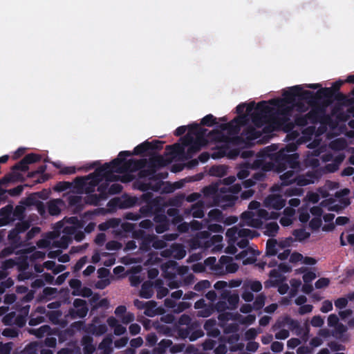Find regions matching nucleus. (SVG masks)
I'll use <instances>...</instances> for the list:
<instances>
[{"label": "nucleus", "instance_id": "1", "mask_svg": "<svg viewBox=\"0 0 354 354\" xmlns=\"http://www.w3.org/2000/svg\"><path fill=\"white\" fill-rule=\"evenodd\" d=\"M131 156H132L131 151H122L119 153L118 158L95 169L94 172L88 174V179H91V181L88 183V185L86 188V191L87 192H93L95 187L102 181L104 178L106 180H112L113 172L122 174L129 171H136L140 170L141 171L143 169H146L145 167L147 165V159L126 160L127 157Z\"/></svg>", "mask_w": 354, "mask_h": 354}, {"label": "nucleus", "instance_id": "2", "mask_svg": "<svg viewBox=\"0 0 354 354\" xmlns=\"http://www.w3.org/2000/svg\"><path fill=\"white\" fill-rule=\"evenodd\" d=\"M269 103L274 106L275 117L288 120L294 110L304 113L310 106L316 107L317 97L309 90H284L282 98H273Z\"/></svg>", "mask_w": 354, "mask_h": 354}, {"label": "nucleus", "instance_id": "3", "mask_svg": "<svg viewBox=\"0 0 354 354\" xmlns=\"http://www.w3.org/2000/svg\"><path fill=\"white\" fill-rule=\"evenodd\" d=\"M206 131L196 123L188 126V133L180 138L183 145L188 147L185 160L192 158L195 153L201 150L202 140H203V136Z\"/></svg>", "mask_w": 354, "mask_h": 354}, {"label": "nucleus", "instance_id": "4", "mask_svg": "<svg viewBox=\"0 0 354 354\" xmlns=\"http://www.w3.org/2000/svg\"><path fill=\"white\" fill-rule=\"evenodd\" d=\"M169 162L162 156H153L147 161V169L140 171L142 177H149L151 179H162L167 177V173L156 174V169L158 167L166 166Z\"/></svg>", "mask_w": 354, "mask_h": 354}, {"label": "nucleus", "instance_id": "5", "mask_svg": "<svg viewBox=\"0 0 354 354\" xmlns=\"http://www.w3.org/2000/svg\"><path fill=\"white\" fill-rule=\"evenodd\" d=\"M140 200V204L145 203L140 208V213L145 217H151L164 207L160 200L154 198L153 194L151 192L142 194Z\"/></svg>", "mask_w": 354, "mask_h": 354}, {"label": "nucleus", "instance_id": "6", "mask_svg": "<svg viewBox=\"0 0 354 354\" xmlns=\"http://www.w3.org/2000/svg\"><path fill=\"white\" fill-rule=\"evenodd\" d=\"M274 160L279 172L287 168L295 169L299 167V154L297 153H286V151H279L274 154Z\"/></svg>", "mask_w": 354, "mask_h": 354}, {"label": "nucleus", "instance_id": "7", "mask_svg": "<svg viewBox=\"0 0 354 354\" xmlns=\"http://www.w3.org/2000/svg\"><path fill=\"white\" fill-rule=\"evenodd\" d=\"M344 84L354 85V73L348 75L346 79H339L333 82L329 81L317 84H304L291 86H287L285 88H341ZM354 88V87L353 88Z\"/></svg>", "mask_w": 354, "mask_h": 354}, {"label": "nucleus", "instance_id": "8", "mask_svg": "<svg viewBox=\"0 0 354 354\" xmlns=\"http://www.w3.org/2000/svg\"><path fill=\"white\" fill-rule=\"evenodd\" d=\"M88 175L84 178V177H77L75 179V182L77 185V186L82 189H84L85 192L87 193L86 191V188L88 185V183L91 181V179H88ZM95 191V189L93 192H88V194L85 197V203L88 205H97L100 201V196L96 194H91Z\"/></svg>", "mask_w": 354, "mask_h": 354}, {"label": "nucleus", "instance_id": "9", "mask_svg": "<svg viewBox=\"0 0 354 354\" xmlns=\"http://www.w3.org/2000/svg\"><path fill=\"white\" fill-rule=\"evenodd\" d=\"M73 304L74 308L77 309L70 308L68 310V315L72 319L84 318L87 315L88 308L85 300L75 299Z\"/></svg>", "mask_w": 354, "mask_h": 354}, {"label": "nucleus", "instance_id": "10", "mask_svg": "<svg viewBox=\"0 0 354 354\" xmlns=\"http://www.w3.org/2000/svg\"><path fill=\"white\" fill-rule=\"evenodd\" d=\"M153 222L156 223L155 230L158 234H162L167 231L169 228L170 221L165 215V208L163 207L160 212L154 214Z\"/></svg>", "mask_w": 354, "mask_h": 354}, {"label": "nucleus", "instance_id": "11", "mask_svg": "<svg viewBox=\"0 0 354 354\" xmlns=\"http://www.w3.org/2000/svg\"><path fill=\"white\" fill-rule=\"evenodd\" d=\"M245 123V116L239 115L227 123L220 124L218 127L221 131H228L229 132L237 133L239 131V126Z\"/></svg>", "mask_w": 354, "mask_h": 354}, {"label": "nucleus", "instance_id": "12", "mask_svg": "<svg viewBox=\"0 0 354 354\" xmlns=\"http://www.w3.org/2000/svg\"><path fill=\"white\" fill-rule=\"evenodd\" d=\"M255 109L262 113V115L268 119L275 118L274 106L270 104L269 102L261 101L259 102L256 105Z\"/></svg>", "mask_w": 354, "mask_h": 354}, {"label": "nucleus", "instance_id": "13", "mask_svg": "<svg viewBox=\"0 0 354 354\" xmlns=\"http://www.w3.org/2000/svg\"><path fill=\"white\" fill-rule=\"evenodd\" d=\"M262 164H263V162L260 160H254V162L253 163L254 167H258V168L261 167L263 170V171H256L252 174V178L256 181V183L257 181L264 180L266 178V174L264 173V171H269L271 169L270 163L263 164V165L261 166Z\"/></svg>", "mask_w": 354, "mask_h": 354}, {"label": "nucleus", "instance_id": "14", "mask_svg": "<svg viewBox=\"0 0 354 354\" xmlns=\"http://www.w3.org/2000/svg\"><path fill=\"white\" fill-rule=\"evenodd\" d=\"M250 231L245 230L238 229L236 227H233L227 230L225 235L229 239V241L233 243H236L238 238H242V236L248 235Z\"/></svg>", "mask_w": 354, "mask_h": 354}, {"label": "nucleus", "instance_id": "15", "mask_svg": "<svg viewBox=\"0 0 354 354\" xmlns=\"http://www.w3.org/2000/svg\"><path fill=\"white\" fill-rule=\"evenodd\" d=\"M221 297L226 299L230 305V309L233 310L237 307L239 301V297L236 293H231L229 290H223L221 293Z\"/></svg>", "mask_w": 354, "mask_h": 354}, {"label": "nucleus", "instance_id": "16", "mask_svg": "<svg viewBox=\"0 0 354 354\" xmlns=\"http://www.w3.org/2000/svg\"><path fill=\"white\" fill-rule=\"evenodd\" d=\"M93 338L91 335H85L81 339L84 354H93L95 351V346L93 344Z\"/></svg>", "mask_w": 354, "mask_h": 354}, {"label": "nucleus", "instance_id": "17", "mask_svg": "<svg viewBox=\"0 0 354 354\" xmlns=\"http://www.w3.org/2000/svg\"><path fill=\"white\" fill-rule=\"evenodd\" d=\"M185 146L183 144L175 143L171 145L166 146V150L169 154L173 156H180L185 159L186 152L185 151Z\"/></svg>", "mask_w": 354, "mask_h": 354}, {"label": "nucleus", "instance_id": "18", "mask_svg": "<svg viewBox=\"0 0 354 354\" xmlns=\"http://www.w3.org/2000/svg\"><path fill=\"white\" fill-rule=\"evenodd\" d=\"M28 227L25 226L22 228L20 227V225H17L16 228L10 231L8 234V240L11 242L12 244L19 245L21 243V238L19 236V232L22 231H25Z\"/></svg>", "mask_w": 354, "mask_h": 354}, {"label": "nucleus", "instance_id": "19", "mask_svg": "<svg viewBox=\"0 0 354 354\" xmlns=\"http://www.w3.org/2000/svg\"><path fill=\"white\" fill-rule=\"evenodd\" d=\"M63 201L60 198L50 200L48 203V212L51 216H57L61 212L60 205H62Z\"/></svg>", "mask_w": 354, "mask_h": 354}, {"label": "nucleus", "instance_id": "20", "mask_svg": "<svg viewBox=\"0 0 354 354\" xmlns=\"http://www.w3.org/2000/svg\"><path fill=\"white\" fill-rule=\"evenodd\" d=\"M139 295L145 299L151 298L153 295V283L150 281H145L142 284Z\"/></svg>", "mask_w": 354, "mask_h": 354}, {"label": "nucleus", "instance_id": "21", "mask_svg": "<svg viewBox=\"0 0 354 354\" xmlns=\"http://www.w3.org/2000/svg\"><path fill=\"white\" fill-rule=\"evenodd\" d=\"M266 203L277 210L282 209L286 205V201L281 196H270L268 198Z\"/></svg>", "mask_w": 354, "mask_h": 354}, {"label": "nucleus", "instance_id": "22", "mask_svg": "<svg viewBox=\"0 0 354 354\" xmlns=\"http://www.w3.org/2000/svg\"><path fill=\"white\" fill-rule=\"evenodd\" d=\"M190 213L194 218H202L204 216V204L198 201L192 205Z\"/></svg>", "mask_w": 354, "mask_h": 354}, {"label": "nucleus", "instance_id": "23", "mask_svg": "<svg viewBox=\"0 0 354 354\" xmlns=\"http://www.w3.org/2000/svg\"><path fill=\"white\" fill-rule=\"evenodd\" d=\"M51 331V328L48 325H43L39 328H30L28 330V333L31 335H34L37 338H41L45 335H49Z\"/></svg>", "mask_w": 354, "mask_h": 354}, {"label": "nucleus", "instance_id": "24", "mask_svg": "<svg viewBox=\"0 0 354 354\" xmlns=\"http://www.w3.org/2000/svg\"><path fill=\"white\" fill-rule=\"evenodd\" d=\"M251 120L256 127H261L266 123L268 118L254 109L251 113Z\"/></svg>", "mask_w": 354, "mask_h": 354}, {"label": "nucleus", "instance_id": "25", "mask_svg": "<svg viewBox=\"0 0 354 354\" xmlns=\"http://www.w3.org/2000/svg\"><path fill=\"white\" fill-rule=\"evenodd\" d=\"M196 326L197 327L196 321H194L190 326H186L185 328L179 327L177 330V334L182 339H189L190 333Z\"/></svg>", "mask_w": 354, "mask_h": 354}, {"label": "nucleus", "instance_id": "26", "mask_svg": "<svg viewBox=\"0 0 354 354\" xmlns=\"http://www.w3.org/2000/svg\"><path fill=\"white\" fill-rule=\"evenodd\" d=\"M46 170V165H40L35 171L37 172V175L39 174V176L33 180L32 185H35L36 184L39 183H43L48 180V176L46 174H44L45 171Z\"/></svg>", "mask_w": 354, "mask_h": 354}, {"label": "nucleus", "instance_id": "27", "mask_svg": "<svg viewBox=\"0 0 354 354\" xmlns=\"http://www.w3.org/2000/svg\"><path fill=\"white\" fill-rule=\"evenodd\" d=\"M172 345V341L171 339H162L158 344V346L153 349L154 354H164L167 348H169Z\"/></svg>", "mask_w": 354, "mask_h": 354}, {"label": "nucleus", "instance_id": "28", "mask_svg": "<svg viewBox=\"0 0 354 354\" xmlns=\"http://www.w3.org/2000/svg\"><path fill=\"white\" fill-rule=\"evenodd\" d=\"M140 200L136 197H127L120 201L119 207L120 208H129L135 206L137 204L140 205Z\"/></svg>", "mask_w": 354, "mask_h": 354}, {"label": "nucleus", "instance_id": "29", "mask_svg": "<svg viewBox=\"0 0 354 354\" xmlns=\"http://www.w3.org/2000/svg\"><path fill=\"white\" fill-rule=\"evenodd\" d=\"M113 342V339L111 337H106L103 339V340L100 343L98 346V348L104 351V354H111L112 352L111 344Z\"/></svg>", "mask_w": 354, "mask_h": 354}, {"label": "nucleus", "instance_id": "30", "mask_svg": "<svg viewBox=\"0 0 354 354\" xmlns=\"http://www.w3.org/2000/svg\"><path fill=\"white\" fill-rule=\"evenodd\" d=\"M227 171V168L225 165H215L209 169V174L213 176L223 177L226 175Z\"/></svg>", "mask_w": 354, "mask_h": 354}, {"label": "nucleus", "instance_id": "31", "mask_svg": "<svg viewBox=\"0 0 354 354\" xmlns=\"http://www.w3.org/2000/svg\"><path fill=\"white\" fill-rule=\"evenodd\" d=\"M167 214L171 217V223L174 225H177L183 221V218L180 214V212L177 208H169L167 210Z\"/></svg>", "mask_w": 354, "mask_h": 354}, {"label": "nucleus", "instance_id": "32", "mask_svg": "<svg viewBox=\"0 0 354 354\" xmlns=\"http://www.w3.org/2000/svg\"><path fill=\"white\" fill-rule=\"evenodd\" d=\"M288 325L291 330H301L300 324L297 320L292 319L289 316H286L283 319L281 324H279V327L284 325Z\"/></svg>", "mask_w": 354, "mask_h": 354}, {"label": "nucleus", "instance_id": "33", "mask_svg": "<svg viewBox=\"0 0 354 354\" xmlns=\"http://www.w3.org/2000/svg\"><path fill=\"white\" fill-rule=\"evenodd\" d=\"M295 171L291 169L283 173L280 178L283 185H289L295 181Z\"/></svg>", "mask_w": 354, "mask_h": 354}, {"label": "nucleus", "instance_id": "34", "mask_svg": "<svg viewBox=\"0 0 354 354\" xmlns=\"http://www.w3.org/2000/svg\"><path fill=\"white\" fill-rule=\"evenodd\" d=\"M277 245L276 239H270L267 241L266 252L267 256H274L277 254Z\"/></svg>", "mask_w": 354, "mask_h": 354}, {"label": "nucleus", "instance_id": "35", "mask_svg": "<svg viewBox=\"0 0 354 354\" xmlns=\"http://www.w3.org/2000/svg\"><path fill=\"white\" fill-rule=\"evenodd\" d=\"M317 97H318L317 96H316ZM319 106V98H317V105L316 107L315 108H313L312 107V111L310 112H309L307 115H299V116H297L295 118V124L298 126H301V127H304L306 126L307 124H308V119L309 118V116L312 114V112L314 109H318Z\"/></svg>", "mask_w": 354, "mask_h": 354}, {"label": "nucleus", "instance_id": "36", "mask_svg": "<svg viewBox=\"0 0 354 354\" xmlns=\"http://www.w3.org/2000/svg\"><path fill=\"white\" fill-rule=\"evenodd\" d=\"M151 145V143H149V141L146 140L143 142L142 143L137 145L134 149L133 151L131 152L132 155H142L145 152L150 151L149 147Z\"/></svg>", "mask_w": 354, "mask_h": 354}, {"label": "nucleus", "instance_id": "37", "mask_svg": "<svg viewBox=\"0 0 354 354\" xmlns=\"http://www.w3.org/2000/svg\"><path fill=\"white\" fill-rule=\"evenodd\" d=\"M265 234L268 236H274L277 233L279 227L276 222H270L265 226Z\"/></svg>", "mask_w": 354, "mask_h": 354}, {"label": "nucleus", "instance_id": "38", "mask_svg": "<svg viewBox=\"0 0 354 354\" xmlns=\"http://www.w3.org/2000/svg\"><path fill=\"white\" fill-rule=\"evenodd\" d=\"M196 325L194 329H193L190 333L189 341L194 342L198 339V338L203 337L204 335V332L201 329V324L198 322L196 321Z\"/></svg>", "mask_w": 354, "mask_h": 354}, {"label": "nucleus", "instance_id": "39", "mask_svg": "<svg viewBox=\"0 0 354 354\" xmlns=\"http://www.w3.org/2000/svg\"><path fill=\"white\" fill-rule=\"evenodd\" d=\"M292 235L295 237V239L299 241H302L310 237V234L305 230V229L300 228L294 230Z\"/></svg>", "mask_w": 354, "mask_h": 354}, {"label": "nucleus", "instance_id": "40", "mask_svg": "<svg viewBox=\"0 0 354 354\" xmlns=\"http://www.w3.org/2000/svg\"><path fill=\"white\" fill-rule=\"evenodd\" d=\"M33 186L32 184H24V185H18L12 189H6L7 194H8L10 196L15 197L21 195V194L23 192L24 189L25 187H32Z\"/></svg>", "mask_w": 354, "mask_h": 354}, {"label": "nucleus", "instance_id": "41", "mask_svg": "<svg viewBox=\"0 0 354 354\" xmlns=\"http://www.w3.org/2000/svg\"><path fill=\"white\" fill-rule=\"evenodd\" d=\"M23 163H26V165H30L32 163H35L39 162L41 159V156L39 154L30 153L26 155L24 158Z\"/></svg>", "mask_w": 354, "mask_h": 354}, {"label": "nucleus", "instance_id": "42", "mask_svg": "<svg viewBox=\"0 0 354 354\" xmlns=\"http://www.w3.org/2000/svg\"><path fill=\"white\" fill-rule=\"evenodd\" d=\"M346 146V141L342 138L334 140L330 143V147L333 150H343L345 149Z\"/></svg>", "mask_w": 354, "mask_h": 354}, {"label": "nucleus", "instance_id": "43", "mask_svg": "<svg viewBox=\"0 0 354 354\" xmlns=\"http://www.w3.org/2000/svg\"><path fill=\"white\" fill-rule=\"evenodd\" d=\"M352 91V97H347L344 95H342V98L344 99V104L349 108L348 109V112L354 117V90H351Z\"/></svg>", "mask_w": 354, "mask_h": 354}, {"label": "nucleus", "instance_id": "44", "mask_svg": "<svg viewBox=\"0 0 354 354\" xmlns=\"http://www.w3.org/2000/svg\"><path fill=\"white\" fill-rule=\"evenodd\" d=\"M13 211V207L11 205H7L0 209V215L3 217V220H10Z\"/></svg>", "mask_w": 354, "mask_h": 354}, {"label": "nucleus", "instance_id": "45", "mask_svg": "<svg viewBox=\"0 0 354 354\" xmlns=\"http://www.w3.org/2000/svg\"><path fill=\"white\" fill-rule=\"evenodd\" d=\"M217 124L216 118L212 114H208L202 118L201 124L203 126L212 127Z\"/></svg>", "mask_w": 354, "mask_h": 354}, {"label": "nucleus", "instance_id": "46", "mask_svg": "<svg viewBox=\"0 0 354 354\" xmlns=\"http://www.w3.org/2000/svg\"><path fill=\"white\" fill-rule=\"evenodd\" d=\"M93 291L90 288L83 287L80 290H73V296H82L83 297H89L92 295Z\"/></svg>", "mask_w": 354, "mask_h": 354}, {"label": "nucleus", "instance_id": "47", "mask_svg": "<svg viewBox=\"0 0 354 354\" xmlns=\"http://www.w3.org/2000/svg\"><path fill=\"white\" fill-rule=\"evenodd\" d=\"M106 331L107 326L104 324L98 326L92 325L91 328V332L95 335H102L106 333Z\"/></svg>", "mask_w": 354, "mask_h": 354}, {"label": "nucleus", "instance_id": "48", "mask_svg": "<svg viewBox=\"0 0 354 354\" xmlns=\"http://www.w3.org/2000/svg\"><path fill=\"white\" fill-rule=\"evenodd\" d=\"M265 300L266 297L263 295H259L253 302V308L257 310L261 309L265 304Z\"/></svg>", "mask_w": 354, "mask_h": 354}, {"label": "nucleus", "instance_id": "49", "mask_svg": "<svg viewBox=\"0 0 354 354\" xmlns=\"http://www.w3.org/2000/svg\"><path fill=\"white\" fill-rule=\"evenodd\" d=\"M72 239L67 235H63L59 241H57V246L63 249L68 248V245L71 243Z\"/></svg>", "mask_w": 354, "mask_h": 354}, {"label": "nucleus", "instance_id": "50", "mask_svg": "<svg viewBox=\"0 0 354 354\" xmlns=\"http://www.w3.org/2000/svg\"><path fill=\"white\" fill-rule=\"evenodd\" d=\"M214 310L212 305L205 306V308L198 311L197 315L201 317H208L213 313Z\"/></svg>", "mask_w": 354, "mask_h": 354}, {"label": "nucleus", "instance_id": "51", "mask_svg": "<svg viewBox=\"0 0 354 354\" xmlns=\"http://www.w3.org/2000/svg\"><path fill=\"white\" fill-rule=\"evenodd\" d=\"M148 302H151L153 303V304L151 305H148L147 304V306H145V315L148 316V317H153L155 315H156V307L157 306V303L155 301H149Z\"/></svg>", "mask_w": 354, "mask_h": 354}, {"label": "nucleus", "instance_id": "52", "mask_svg": "<svg viewBox=\"0 0 354 354\" xmlns=\"http://www.w3.org/2000/svg\"><path fill=\"white\" fill-rule=\"evenodd\" d=\"M186 254L185 250L180 245L174 246V254L173 257L177 259H182Z\"/></svg>", "mask_w": 354, "mask_h": 354}, {"label": "nucleus", "instance_id": "53", "mask_svg": "<svg viewBox=\"0 0 354 354\" xmlns=\"http://www.w3.org/2000/svg\"><path fill=\"white\" fill-rule=\"evenodd\" d=\"M211 283L208 280H202L194 285V289L196 291L201 292L210 287Z\"/></svg>", "mask_w": 354, "mask_h": 354}, {"label": "nucleus", "instance_id": "54", "mask_svg": "<svg viewBox=\"0 0 354 354\" xmlns=\"http://www.w3.org/2000/svg\"><path fill=\"white\" fill-rule=\"evenodd\" d=\"M23 354H38L37 344L35 342H31L26 345L22 351Z\"/></svg>", "mask_w": 354, "mask_h": 354}, {"label": "nucleus", "instance_id": "55", "mask_svg": "<svg viewBox=\"0 0 354 354\" xmlns=\"http://www.w3.org/2000/svg\"><path fill=\"white\" fill-rule=\"evenodd\" d=\"M192 304L187 301H180L176 304V307L174 309V312L180 313L191 307Z\"/></svg>", "mask_w": 354, "mask_h": 354}, {"label": "nucleus", "instance_id": "56", "mask_svg": "<svg viewBox=\"0 0 354 354\" xmlns=\"http://www.w3.org/2000/svg\"><path fill=\"white\" fill-rule=\"evenodd\" d=\"M13 343L12 342H7V343H0V354H10L11 351L12 349Z\"/></svg>", "mask_w": 354, "mask_h": 354}, {"label": "nucleus", "instance_id": "57", "mask_svg": "<svg viewBox=\"0 0 354 354\" xmlns=\"http://www.w3.org/2000/svg\"><path fill=\"white\" fill-rule=\"evenodd\" d=\"M184 200V196L177 195L169 200V204L171 206L180 207Z\"/></svg>", "mask_w": 354, "mask_h": 354}, {"label": "nucleus", "instance_id": "58", "mask_svg": "<svg viewBox=\"0 0 354 354\" xmlns=\"http://www.w3.org/2000/svg\"><path fill=\"white\" fill-rule=\"evenodd\" d=\"M208 216L212 220L220 221L222 218L223 213L218 209H213L209 212Z\"/></svg>", "mask_w": 354, "mask_h": 354}, {"label": "nucleus", "instance_id": "59", "mask_svg": "<svg viewBox=\"0 0 354 354\" xmlns=\"http://www.w3.org/2000/svg\"><path fill=\"white\" fill-rule=\"evenodd\" d=\"M232 261V258L228 256L223 255L218 260V263L215 266V270L221 268L224 266H227L229 263Z\"/></svg>", "mask_w": 354, "mask_h": 354}, {"label": "nucleus", "instance_id": "60", "mask_svg": "<svg viewBox=\"0 0 354 354\" xmlns=\"http://www.w3.org/2000/svg\"><path fill=\"white\" fill-rule=\"evenodd\" d=\"M322 221L321 218L319 217H315L313 218L310 222H309V227L313 230H318L321 225H322Z\"/></svg>", "mask_w": 354, "mask_h": 354}, {"label": "nucleus", "instance_id": "61", "mask_svg": "<svg viewBox=\"0 0 354 354\" xmlns=\"http://www.w3.org/2000/svg\"><path fill=\"white\" fill-rule=\"evenodd\" d=\"M24 158H22L19 162L16 163L12 167V170L15 171H26L28 170L29 167L28 165H26V163H23Z\"/></svg>", "mask_w": 354, "mask_h": 354}, {"label": "nucleus", "instance_id": "62", "mask_svg": "<svg viewBox=\"0 0 354 354\" xmlns=\"http://www.w3.org/2000/svg\"><path fill=\"white\" fill-rule=\"evenodd\" d=\"M68 204L71 206H80L82 205V197L77 195L70 196L68 197Z\"/></svg>", "mask_w": 354, "mask_h": 354}, {"label": "nucleus", "instance_id": "63", "mask_svg": "<svg viewBox=\"0 0 354 354\" xmlns=\"http://www.w3.org/2000/svg\"><path fill=\"white\" fill-rule=\"evenodd\" d=\"M87 261H88V259H87L86 256H84V257H81L75 264V266L73 267V271L74 272L80 271L84 266V265L87 263Z\"/></svg>", "mask_w": 354, "mask_h": 354}, {"label": "nucleus", "instance_id": "64", "mask_svg": "<svg viewBox=\"0 0 354 354\" xmlns=\"http://www.w3.org/2000/svg\"><path fill=\"white\" fill-rule=\"evenodd\" d=\"M248 287L252 291L258 292L262 289V284L259 281H252L249 282Z\"/></svg>", "mask_w": 354, "mask_h": 354}]
</instances>
